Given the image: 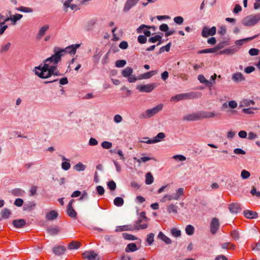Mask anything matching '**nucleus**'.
<instances>
[{
  "mask_svg": "<svg viewBox=\"0 0 260 260\" xmlns=\"http://www.w3.org/2000/svg\"><path fill=\"white\" fill-rule=\"evenodd\" d=\"M150 28V26L142 24L137 29V31L138 33L143 32L145 36L149 37L151 35V32L148 29Z\"/></svg>",
  "mask_w": 260,
  "mask_h": 260,
  "instance_id": "nucleus-11",
  "label": "nucleus"
},
{
  "mask_svg": "<svg viewBox=\"0 0 260 260\" xmlns=\"http://www.w3.org/2000/svg\"><path fill=\"white\" fill-rule=\"evenodd\" d=\"M140 0H127L125 3L123 11L128 12L132 7L135 6Z\"/></svg>",
  "mask_w": 260,
  "mask_h": 260,
  "instance_id": "nucleus-12",
  "label": "nucleus"
},
{
  "mask_svg": "<svg viewBox=\"0 0 260 260\" xmlns=\"http://www.w3.org/2000/svg\"><path fill=\"white\" fill-rule=\"evenodd\" d=\"M22 17V15L20 14H16L14 15H12L11 16V20L12 22V24L15 25L16 22L18 20L20 19Z\"/></svg>",
  "mask_w": 260,
  "mask_h": 260,
  "instance_id": "nucleus-40",
  "label": "nucleus"
},
{
  "mask_svg": "<svg viewBox=\"0 0 260 260\" xmlns=\"http://www.w3.org/2000/svg\"><path fill=\"white\" fill-rule=\"evenodd\" d=\"M173 200H174L173 194H166L160 199V202L165 203Z\"/></svg>",
  "mask_w": 260,
  "mask_h": 260,
  "instance_id": "nucleus-44",
  "label": "nucleus"
},
{
  "mask_svg": "<svg viewBox=\"0 0 260 260\" xmlns=\"http://www.w3.org/2000/svg\"><path fill=\"white\" fill-rule=\"evenodd\" d=\"M134 159L136 160L139 163H141V162H145L149 161L151 159V158L150 157H142L140 159H138L137 157H134Z\"/></svg>",
  "mask_w": 260,
  "mask_h": 260,
  "instance_id": "nucleus-56",
  "label": "nucleus"
},
{
  "mask_svg": "<svg viewBox=\"0 0 260 260\" xmlns=\"http://www.w3.org/2000/svg\"><path fill=\"white\" fill-rule=\"evenodd\" d=\"M168 212L169 213H177V207L175 205L171 204L168 206Z\"/></svg>",
  "mask_w": 260,
  "mask_h": 260,
  "instance_id": "nucleus-42",
  "label": "nucleus"
},
{
  "mask_svg": "<svg viewBox=\"0 0 260 260\" xmlns=\"http://www.w3.org/2000/svg\"><path fill=\"white\" fill-rule=\"evenodd\" d=\"M200 119H201L200 112L187 114L183 117V120L185 121H194Z\"/></svg>",
  "mask_w": 260,
  "mask_h": 260,
  "instance_id": "nucleus-8",
  "label": "nucleus"
},
{
  "mask_svg": "<svg viewBox=\"0 0 260 260\" xmlns=\"http://www.w3.org/2000/svg\"><path fill=\"white\" fill-rule=\"evenodd\" d=\"M74 202V200L73 199L71 200L70 201V202L67 206V211L68 215L70 217H71L72 218H76L77 213L75 211V210L73 209V206H72V204Z\"/></svg>",
  "mask_w": 260,
  "mask_h": 260,
  "instance_id": "nucleus-10",
  "label": "nucleus"
},
{
  "mask_svg": "<svg viewBox=\"0 0 260 260\" xmlns=\"http://www.w3.org/2000/svg\"><path fill=\"white\" fill-rule=\"evenodd\" d=\"M36 206V204L34 202H29L27 204H25L23 207L24 210H31L33 209Z\"/></svg>",
  "mask_w": 260,
  "mask_h": 260,
  "instance_id": "nucleus-51",
  "label": "nucleus"
},
{
  "mask_svg": "<svg viewBox=\"0 0 260 260\" xmlns=\"http://www.w3.org/2000/svg\"><path fill=\"white\" fill-rule=\"evenodd\" d=\"M230 236L235 240H237L240 238L239 232L236 230H232L230 232Z\"/></svg>",
  "mask_w": 260,
  "mask_h": 260,
  "instance_id": "nucleus-37",
  "label": "nucleus"
},
{
  "mask_svg": "<svg viewBox=\"0 0 260 260\" xmlns=\"http://www.w3.org/2000/svg\"><path fill=\"white\" fill-rule=\"evenodd\" d=\"M244 214L247 218H255L257 217V214L256 212L251 210H245L244 211Z\"/></svg>",
  "mask_w": 260,
  "mask_h": 260,
  "instance_id": "nucleus-24",
  "label": "nucleus"
},
{
  "mask_svg": "<svg viewBox=\"0 0 260 260\" xmlns=\"http://www.w3.org/2000/svg\"><path fill=\"white\" fill-rule=\"evenodd\" d=\"M184 100H190L200 97L202 93L199 92H190L188 93H183Z\"/></svg>",
  "mask_w": 260,
  "mask_h": 260,
  "instance_id": "nucleus-13",
  "label": "nucleus"
},
{
  "mask_svg": "<svg viewBox=\"0 0 260 260\" xmlns=\"http://www.w3.org/2000/svg\"><path fill=\"white\" fill-rule=\"evenodd\" d=\"M161 37L159 35H156L154 37H151L149 39L148 41L149 42L154 43L156 42L157 41H159V42L157 44V45H160L161 44Z\"/></svg>",
  "mask_w": 260,
  "mask_h": 260,
  "instance_id": "nucleus-32",
  "label": "nucleus"
},
{
  "mask_svg": "<svg viewBox=\"0 0 260 260\" xmlns=\"http://www.w3.org/2000/svg\"><path fill=\"white\" fill-rule=\"evenodd\" d=\"M19 11L26 13H31L33 11L32 9L28 7H20L17 9Z\"/></svg>",
  "mask_w": 260,
  "mask_h": 260,
  "instance_id": "nucleus-57",
  "label": "nucleus"
},
{
  "mask_svg": "<svg viewBox=\"0 0 260 260\" xmlns=\"http://www.w3.org/2000/svg\"><path fill=\"white\" fill-rule=\"evenodd\" d=\"M47 231L49 234L51 235H55L59 232V230L57 228H48Z\"/></svg>",
  "mask_w": 260,
  "mask_h": 260,
  "instance_id": "nucleus-53",
  "label": "nucleus"
},
{
  "mask_svg": "<svg viewBox=\"0 0 260 260\" xmlns=\"http://www.w3.org/2000/svg\"><path fill=\"white\" fill-rule=\"evenodd\" d=\"M259 51L256 48H251L249 51V53L251 56H255L258 54Z\"/></svg>",
  "mask_w": 260,
  "mask_h": 260,
  "instance_id": "nucleus-63",
  "label": "nucleus"
},
{
  "mask_svg": "<svg viewBox=\"0 0 260 260\" xmlns=\"http://www.w3.org/2000/svg\"><path fill=\"white\" fill-rule=\"evenodd\" d=\"M54 52L53 55L44 60L43 64H41L35 68V74L40 78L45 79L52 75H60L57 67V63L61 60V57L56 51Z\"/></svg>",
  "mask_w": 260,
  "mask_h": 260,
  "instance_id": "nucleus-1",
  "label": "nucleus"
},
{
  "mask_svg": "<svg viewBox=\"0 0 260 260\" xmlns=\"http://www.w3.org/2000/svg\"><path fill=\"white\" fill-rule=\"evenodd\" d=\"M58 216V213L54 210H51L46 215V218L48 220H52L56 219Z\"/></svg>",
  "mask_w": 260,
  "mask_h": 260,
  "instance_id": "nucleus-23",
  "label": "nucleus"
},
{
  "mask_svg": "<svg viewBox=\"0 0 260 260\" xmlns=\"http://www.w3.org/2000/svg\"><path fill=\"white\" fill-rule=\"evenodd\" d=\"M138 250L137 247L135 243H132L128 244L126 248H125V252H134Z\"/></svg>",
  "mask_w": 260,
  "mask_h": 260,
  "instance_id": "nucleus-26",
  "label": "nucleus"
},
{
  "mask_svg": "<svg viewBox=\"0 0 260 260\" xmlns=\"http://www.w3.org/2000/svg\"><path fill=\"white\" fill-rule=\"evenodd\" d=\"M102 147L105 149H110L112 147V144L111 142L108 141H104L102 142Z\"/></svg>",
  "mask_w": 260,
  "mask_h": 260,
  "instance_id": "nucleus-58",
  "label": "nucleus"
},
{
  "mask_svg": "<svg viewBox=\"0 0 260 260\" xmlns=\"http://www.w3.org/2000/svg\"><path fill=\"white\" fill-rule=\"evenodd\" d=\"M13 224L16 228H21L26 224V221L23 219L14 220L13 221Z\"/></svg>",
  "mask_w": 260,
  "mask_h": 260,
  "instance_id": "nucleus-22",
  "label": "nucleus"
},
{
  "mask_svg": "<svg viewBox=\"0 0 260 260\" xmlns=\"http://www.w3.org/2000/svg\"><path fill=\"white\" fill-rule=\"evenodd\" d=\"M216 32V28L215 26H213L209 28L207 26L203 27L202 31V36L204 38H207L209 36H214Z\"/></svg>",
  "mask_w": 260,
  "mask_h": 260,
  "instance_id": "nucleus-5",
  "label": "nucleus"
},
{
  "mask_svg": "<svg viewBox=\"0 0 260 260\" xmlns=\"http://www.w3.org/2000/svg\"><path fill=\"white\" fill-rule=\"evenodd\" d=\"M221 247L223 249H235L236 246H235V245H234L231 243L226 242V243H223L221 244Z\"/></svg>",
  "mask_w": 260,
  "mask_h": 260,
  "instance_id": "nucleus-34",
  "label": "nucleus"
},
{
  "mask_svg": "<svg viewBox=\"0 0 260 260\" xmlns=\"http://www.w3.org/2000/svg\"><path fill=\"white\" fill-rule=\"evenodd\" d=\"M156 74V71H152L146 72L143 74H141L139 76V79H149Z\"/></svg>",
  "mask_w": 260,
  "mask_h": 260,
  "instance_id": "nucleus-25",
  "label": "nucleus"
},
{
  "mask_svg": "<svg viewBox=\"0 0 260 260\" xmlns=\"http://www.w3.org/2000/svg\"><path fill=\"white\" fill-rule=\"evenodd\" d=\"M198 79L201 83L205 84L207 86H208L209 88L212 87V82L207 80L203 75H199L198 76Z\"/></svg>",
  "mask_w": 260,
  "mask_h": 260,
  "instance_id": "nucleus-20",
  "label": "nucleus"
},
{
  "mask_svg": "<svg viewBox=\"0 0 260 260\" xmlns=\"http://www.w3.org/2000/svg\"><path fill=\"white\" fill-rule=\"evenodd\" d=\"M95 22H96V21L95 20L93 19V20H90L88 22V23L86 26V29L88 31L91 30L92 29L94 25L95 24Z\"/></svg>",
  "mask_w": 260,
  "mask_h": 260,
  "instance_id": "nucleus-50",
  "label": "nucleus"
},
{
  "mask_svg": "<svg viewBox=\"0 0 260 260\" xmlns=\"http://www.w3.org/2000/svg\"><path fill=\"white\" fill-rule=\"evenodd\" d=\"M255 102L250 100H247L245 99L243 100L240 103V107H248L250 106L251 105H254Z\"/></svg>",
  "mask_w": 260,
  "mask_h": 260,
  "instance_id": "nucleus-28",
  "label": "nucleus"
},
{
  "mask_svg": "<svg viewBox=\"0 0 260 260\" xmlns=\"http://www.w3.org/2000/svg\"><path fill=\"white\" fill-rule=\"evenodd\" d=\"M163 106V104H160L152 109H147L144 114H142V117L144 118L152 117L160 111L162 109Z\"/></svg>",
  "mask_w": 260,
  "mask_h": 260,
  "instance_id": "nucleus-4",
  "label": "nucleus"
},
{
  "mask_svg": "<svg viewBox=\"0 0 260 260\" xmlns=\"http://www.w3.org/2000/svg\"><path fill=\"white\" fill-rule=\"evenodd\" d=\"M80 246V243L77 241H72L68 245L70 249H76Z\"/></svg>",
  "mask_w": 260,
  "mask_h": 260,
  "instance_id": "nucleus-33",
  "label": "nucleus"
},
{
  "mask_svg": "<svg viewBox=\"0 0 260 260\" xmlns=\"http://www.w3.org/2000/svg\"><path fill=\"white\" fill-rule=\"evenodd\" d=\"M219 228V221L218 218L214 217L212 218L210 224V231L212 234L217 233Z\"/></svg>",
  "mask_w": 260,
  "mask_h": 260,
  "instance_id": "nucleus-7",
  "label": "nucleus"
},
{
  "mask_svg": "<svg viewBox=\"0 0 260 260\" xmlns=\"http://www.w3.org/2000/svg\"><path fill=\"white\" fill-rule=\"evenodd\" d=\"M185 232L188 235H192L194 233V228L191 225H187L185 228Z\"/></svg>",
  "mask_w": 260,
  "mask_h": 260,
  "instance_id": "nucleus-43",
  "label": "nucleus"
},
{
  "mask_svg": "<svg viewBox=\"0 0 260 260\" xmlns=\"http://www.w3.org/2000/svg\"><path fill=\"white\" fill-rule=\"evenodd\" d=\"M123 237L125 240H137V238L132 235L128 234L127 233H123L122 234Z\"/></svg>",
  "mask_w": 260,
  "mask_h": 260,
  "instance_id": "nucleus-49",
  "label": "nucleus"
},
{
  "mask_svg": "<svg viewBox=\"0 0 260 260\" xmlns=\"http://www.w3.org/2000/svg\"><path fill=\"white\" fill-rule=\"evenodd\" d=\"M250 175V173L246 170H244L241 172V176L243 179L248 178Z\"/></svg>",
  "mask_w": 260,
  "mask_h": 260,
  "instance_id": "nucleus-64",
  "label": "nucleus"
},
{
  "mask_svg": "<svg viewBox=\"0 0 260 260\" xmlns=\"http://www.w3.org/2000/svg\"><path fill=\"white\" fill-rule=\"evenodd\" d=\"M232 78V80L236 82H241L245 80L243 74L239 72L234 74Z\"/></svg>",
  "mask_w": 260,
  "mask_h": 260,
  "instance_id": "nucleus-21",
  "label": "nucleus"
},
{
  "mask_svg": "<svg viewBox=\"0 0 260 260\" xmlns=\"http://www.w3.org/2000/svg\"><path fill=\"white\" fill-rule=\"evenodd\" d=\"M65 248L63 246L56 247L53 249L54 253L57 255H60L63 254Z\"/></svg>",
  "mask_w": 260,
  "mask_h": 260,
  "instance_id": "nucleus-30",
  "label": "nucleus"
},
{
  "mask_svg": "<svg viewBox=\"0 0 260 260\" xmlns=\"http://www.w3.org/2000/svg\"><path fill=\"white\" fill-rule=\"evenodd\" d=\"M171 45V43H169L166 46L161 47L159 50L158 53L161 54L165 51L167 52L169 51V50L170 49Z\"/></svg>",
  "mask_w": 260,
  "mask_h": 260,
  "instance_id": "nucleus-47",
  "label": "nucleus"
},
{
  "mask_svg": "<svg viewBox=\"0 0 260 260\" xmlns=\"http://www.w3.org/2000/svg\"><path fill=\"white\" fill-rule=\"evenodd\" d=\"M123 203L124 200L121 197H116L114 200V204L117 207L122 206L123 205Z\"/></svg>",
  "mask_w": 260,
  "mask_h": 260,
  "instance_id": "nucleus-38",
  "label": "nucleus"
},
{
  "mask_svg": "<svg viewBox=\"0 0 260 260\" xmlns=\"http://www.w3.org/2000/svg\"><path fill=\"white\" fill-rule=\"evenodd\" d=\"M145 177H146L145 183L146 184L149 185V184H152L153 182L154 178L151 173H150V172L147 173L146 174Z\"/></svg>",
  "mask_w": 260,
  "mask_h": 260,
  "instance_id": "nucleus-31",
  "label": "nucleus"
},
{
  "mask_svg": "<svg viewBox=\"0 0 260 260\" xmlns=\"http://www.w3.org/2000/svg\"><path fill=\"white\" fill-rule=\"evenodd\" d=\"M200 113L201 119L214 118L218 115V114L213 112H200Z\"/></svg>",
  "mask_w": 260,
  "mask_h": 260,
  "instance_id": "nucleus-17",
  "label": "nucleus"
},
{
  "mask_svg": "<svg viewBox=\"0 0 260 260\" xmlns=\"http://www.w3.org/2000/svg\"><path fill=\"white\" fill-rule=\"evenodd\" d=\"M79 46L80 45L76 44L69 46L64 49H61L59 47H55L54 49V51H56L58 55H60V57H61L62 56L67 53L71 54H75L77 49L79 48Z\"/></svg>",
  "mask_w": 260,
  "mask_h": 260,
  "instance_id": "nucleus-2",
  "label": "nucleus"
},
{
  "mask_svg": "<svg viewBox=\"0 0 260 260\" xmlns=\"http://www.w3.org/2000/svg\"><path fill=\"white\" fill-rule=\"evenodd\" d=\"M172 158L176 160L184 161L186 160V157L182 155H175L172 157Z\"/></svg>",
  "mask_w": 260,
  "mask_h": 260,
  "instance_id": "nucleus-60",
  "label": "nucleus"
},
{
  "mask_svg": "<svg viewBox=\"0 0 260 260\" xmlns=\"http://www.w3.org/2000/svg\"><path fill=\"white\" fill-rule=\"evenodd\" d=\"M134 227L133 225H124L121 226H118L116 227L115 231L117 232L122 231H134Z\"/></svg>",
  "mask_w": 260,
  "mask_h": 260,
  "instance_id": "nucleus-16",
  "label": "nucleus"
},
{
  "mask_svg": "<svg viewBox=\"0 0 260 260\" xmlns=\"http://www.w3.org/2000/svg\"><path fill=\"white\" fill-rule=\"evenodd\" d=\"M260 20V14L251 15L246 17L242 20V24L245 26H252Z\"/></svg>",
  "mask_w": 260,
  "mask_h": 260,
  "instance_id": "nucleus-3",
  "label": "nucleus"
},
{
  "mask_svg": "<svg viewBox=\"0 0 260 260\" xmlns=\"http://www.w3.org/2000/svg\"><path fill=\"white\" fill-rule=\"evenodd\" d=\"M71 167L70 162L67 161H63L61 164V168L64 170L67 171Z\"/></svg>",
  "mask_w": 260,
  "mask_h": 260,
  "instance_id": "nucleus-62",
  "label": "nucleus"
},
{
  "mask_svg": "<svg viewBox=\"0 0 260 260\" xmlns=\"http://www.w3.org/2000/svg\"><path fill=\"white\" fill-rule=\"evenodd\" d=\"M74 169L77 171H84L86 169V166L81 162L77 164L74 167Z\"/></svg>",
  "mask_w": 260,
  "mask_h": 260,
  "instance_id": "nucleus-41",
  "label": "nucleus"
},
{
  "mask_svg": "<svg viewBox=\"0 0 260 260\" xmlns=\"http://www.w3.org/2000/svg\"><path fill=\"white\" fill-rule=\"evenodd\" d=\"M184 97L183 93L177 94L175 96L171 97V101L174 102H178L181 100H183Z\"/></svg>",
  "mask_w": 260,
  "mask_h": 260,
  "instance_id": "nucleus-45",
  "label": "nucleus"
},
{
  "mask_svg": "<svg viewBox=\"0 0 260 260\" xmlns=\"http://www.w3.org/2000/svg\"><path fill=\"white\" fill-rule=\"evenodd\" d=\"M257 36V35H255L252 37H249V38H247L245 39L237 40L236 41L235 43L237 45H241L243 44L244 42L251 41V40L255 39V38H256Z\"/></svg>",
  "mask_w": 260,
  "mask_h": 260,
  "instance_id": "nucleus-36",
  "label": "nucleus"
},
{
  "mask_svg": "<svg viewBox=\"0 0 260 260\" xmlns=\"http://www.w3.org/2000/svg\"><path fill=\"white\" fill-rule=\"evenodd\" d=\"M138 41L140 44H144L147 41V38L145 36L140 35L138 37Z\"/></svg>",
  "mask_w": 260,
  "mask_h": 260,
  "instance_id": "nucleus-61",
  "label": "nucleus"
},
{
  "mask_svg": "<svg viewBox=\"0 0 260 260\" xmlns=\"http://www.w3.org/2000/svg\"><path fill=\"white\" fill-rule=\"evenodd\" d=\"M184 19L181 16H177L174 18V21L178 24H182L183 22Z\"/></svg>",
  "mask_w": 260,
  "mask_h": 260,
  "instance_id": "nucleus-59",
  "label": "nucleus"
},
{
  "mask_svg": "<svg viewBox=\"0 0 260 260\" xmlns=\"http://www.w3.org/2000/svg\"><path fill=\"white\" fill-rule=\"evenodd\" d=\"M156 86V84L151 83L144 85H138L137 87V89L140 92H150L152 91Z\"/></svg>",
  "mask_w": 260,
  "mask_h": 260,
  "instance_id": "nucleus-6",
  "label": "nucleus"
},
{
  "mask_svg": "<svg viewBox=\"0 0 260 260\" xmlns=\"http://www.w3.org/2000/svg\"><path fill=\"white\" fill-rule=\"evenodd\" d=\"M84 258H87L88 260H99L97 258V254L93 251H86L82 254Z\"/></svg>",
  "mask_w": 260,
  "mask_h": 260,
  "instance_id": "nucleus-14",
  "label": "nucleus"
},
{
  "mask_svg": "<svg viewBox=\"0 0 260 260\" xmlns=\"http://www.w3.org/2000/svg\"><path fill=\"white\" fill-rule=\"evenodd\" d=\"M221 48V46L219 45H218L214 48H208V49H205L203 50H201L199 51L198 53L199 54H203V53H214L216 52L220 49Z\"/></svg>",
  "mask_w": 260,
  "mask_h": 260,
  "instance_id": "nucleus-19",
  "label": "nucleus"
},
{
  "mask_svg": "<svg viewBox=\"0 0 260 260\" xmlns=\"http://www.w3.org/2000/svg\"><path fill=\"white\" fill-rule=\"evenodd\" d=\"M229 209L230 212L233 214H237L242 210L241 205L237 203H233L229 205Z\"/></svg>",
  "mask_w": 260,
  "mask_h": 260,
  "instance_id": "nucleus-9",
  "label": "nucleus"
},
{
  "mask_svg": "<svg viewBox=\"0 0 260 260\" xmlns=\"http://www.w3.org/2000/svg\"><path fill=\"white\" fill-rule=\"evenodd\" d=\"M171 234L175 237H179L181 235V231L176 228H173L171 231Z\"/></svg>",
  "mask_w": 260,
  "mask_h": 260,
  "instance_id": "nucleus-55",
  "label": "nucleus"
},
{
  "mask_svg": "<svg viewBox=\"0 0 260 260\" xmlns=\"http://www.w3.org/2000/svg\"><path fill=\"white\" fill-rule=\"evenodd\" d=\"M126 63L125 60H118L116 61L115 66L117 68H122L124 67Z\"/></svg>",
  "mask_w": 260,
  "mask_h": 260,
  "instance_id": "nucleus-54",
  "label": "nucleus"
},
{
  "mask_svg": "<svg viewBox=\"0 0 260 260\" xmlns=\"http://www.w3.org/2000/svg\"><path fill=\"white\" fill-rule=\"evenodd\" d=\"M11 211L8 209H3L1 213V216L3 218H8L11 215Z\"/></svg>",
  "mask_w": 260,
  "mask_h": 260,
  "instance_id": "nucleus-39",
  "label": "nucleus"
},
{
  "mask_svg": "<svg viewBox=\"0 0 260 260\" xmlns=\"http://www.w3.org/2000/svg\"><path fill=\"white\" fill-rule=\"evenodd\" d=\"M154 235L153 233L149 234L147 236L146 241L149 245H151L154 241Z\"/></svg>",
  "mask_w": 260,
  "mask_h": 260,
  "instance_id": "nucleus-52",
  "label": "nucleus"
},
{
  "mask_svg": "<svg viewBox=\"0 0 260 260\" xmlns=\"http://www.w3.org/2000/svg\"><path fill=\"white\" fill-rule=\"evenodd\" d=\"M235 53V51L233 49L226 48L223 50L220 51L219 52V54H225L228 55L233 54Z\"/></svg>",
  "mask_w": 260,
  "mask_h": 260,
  "instance_id": "nucleus-46",
  "label": "nucleus"
},
{
  "mask_svg": "<svg viewBox=\"0 0 260 260\" xmlns=\"http://www.w3.org/2000/svg\"><path fill=\"white\" fill-rule=\"evenodd\" d=\"M133 72V70L131 67H127L124 69L122 72V75L124 77H128Z\"/></svg>",
  "mask_w": 260,
  "mask_h": 260,
  "instance_id": "nucleus-29",
  "label": "nucleus"
},
{
  "mask_svg": "<svg viewBox=\"0 0 260 260\" xmlns=\"http://www.w3.org/2000/svg\"><path fill=\"white\" fill-rule=\"evenodd\" d=\"M158 238L162 240L166 244H170L172 243L171 240L165 236L161 232H159L158 234Z\"/></svg>",
  "mask_w": 260,
  "mask_h": 260,
  "instance_id": "nucleus-27",
  "label": "nucleus"
},
{
  "mask_svg": "<svg viewBox=\"0 0 260 260\" xmlns=\"http://www.w3.org/2000/svg\"><path fill=\"white\" fill-rule=\"evenodd\" d=\"M4 17V16L0 13V26H1V27H2L3 26L7 25L5 24V23L11 20V17L5 18L4 20H3V18Z\"/></svg>",
  "mask_w": 260,
  "mask_h": 260,
  "instance_id": "nucleus-48",
  "label": "nucleus"
},
{
  "mask_svg": "<svg viewBox=\"0 0 260 260\" xmlns=\"http://www.w3.org/2000/svg\"><path fill=\"white\" fill-rule=\"evenodd\" d=\"M142 220L139 219L136 221L133 225L134 230H139L141 229H145L147 228V224L146 223L141 224Z\"/></svg>",
  "mask_w": 260,
  "mask_h": 260,
  "instance_id": "nucleus-18",
  "label": "nucleus"
},
{
  "mask_svg": "<svg viewBox=\"0 0 260 260\" xmlns=\"http://www.w3.org/2000/svg\"><path fill=\"white\" fill-rule=\"evenodd\" d=\"M50 26L49 24H45L43 25L39 29L37 35V38L41 39L46 34V31L49 29Z\"/></svg>",
  "mask_w": 260,
  "mask_h": 260,
  "instance_id": "nucleus-15",
  "label": "nucleus"
},
{
  "mask_svg": "<svg viewBox=\"0 0 260 260\" xmlns=\"http://www.w3.org/2000/svg\"><path fill=\"white\" fill-rule=\"evenodd\" d=\"M184 193V189L183 188H179L176 193L175 194H173L174 200H178L180 197L183 195Z\"/></svg>",
  "mask_w": 260,
  "mask_h": 260,
  "instance_id": "nucleus-35",
  "label": "nucleus"
}]
</instances>
